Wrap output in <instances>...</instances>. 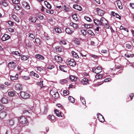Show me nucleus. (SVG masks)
I'll return each instance as SVG.
<instances>
[{"instance_id":"obj_1","label":"nucleus","mask_w":134,"mask_h":134,"mask_svg":"<svg viewBox=\"0 0 134 134\" xmlns=\"http://www.w3.org/2000/svg\"><path fill=\"white\" fill-rule=\"evenodd\" d=\"M19 120L20 122L22 124H26L27 122L26 118L24 116L20 117L19 118Z\"/></svg>"},{"instance_id":"obj_2","label":"nucleus","mask_w":134,"mask_h":134,"mask_svg":"<svg viewBox=\"0 0 134 134\" xmlns=\"http://www.w3.org/2000/svg\"><path fill=\"white\" fill-rule=\"evenodd\" d=\"M20 96L23 99H26L29 97V94L25 92H21L20 93Z\"/></svg>"},{"instance_id":"obj_3","label":"nucleus","mask_w":134,"mask_h":134,"mask_svg":"<svg viewBox=\"0 0 134 134\" xmlns=\"http://www.w3.org/2000/svg\"><path fill=\"white\" fill-rule=\"evenodd\" d=\"M102 70L101 67L98 66L97 68H93L92 69V71L96 74H98L101 72Z\"/></svg>"},{"instance_id":"obj_4","label":"nucleus","mask_w":134,"mask_h":134,"mask_svg":"<svg viewBox=\"0 0 134 134\" xmlns=\"http://www.w3.org/2000/svg\"><path fill=\"white\" fill-rule=\"evenodd\" d=\"M50 93L52 96L55 98H58L59 96L58 93L57 91H56L54 92L53 90L51 91Z\"/></svg>"},{"instance_id":"obj_5","label":"nucleus","mask_w":134,"mask_h":134,"mask_svg":"<svg viewBox=\"0 0 134 134\" xmlns=\"http://www.w3.org/2000/svg\"><path fill=\"white\" fill-rule=\"evenodd\" d=\"M68 64L70 66H74L76 65V63L74 59H71L68 61Z\"/></svg>"},{"instance_id":"obj_6","label":"nucleus","mask_w":134,"mask_h":134,"mask_svg":"<svg viewBox=\"0 0 134 134\" xmlns=\"http://www.w3.org/2000/svg\"><path fill=\"white\" fill-rule=\"evenodd\" d=\"M10 38V36L8 35L5 34L2 36L1 40L3 41H5L8 40Z\"/></svg>"},{"instance_id":"obj_7","label":"nucleus","mask_w":134,"mask_h":134,"mask_svg":"<svg viewBox=\"0 0 134 134\" xmlns=\"http://www.w3.org/2000/svg\"><path fill=\"white\" fill-rule=\"evenodd\" d=\"M100 21L101 26H104L105 24H106L108 23L107 20L104 18L102 17L100 19Z\"/></svg>"},{"instance_id":"obj_8","label":"nucleus","mask_w":134,"mask_h":134,"mask_svg":"<svg viewBox=\"0 0 134 134\" xmlns=\"http://www.w3.org/2000/svg\"><path fill=\"white\" fill-rule=\"evenodd\" d=\"M96 10L98 14L100 16H103L104 14V12L98 8H96Z\"/></svg>"},{"instance_id":"obj_9","label":"nucleus","mask_w":134,"mask_h":134,"mask_svg":"<svg viewBox=\"0 0 134 134\" xmlns=\"http://www.w3.org/2000/svg\"><path fill=\"white\" fill-rule=\"evenodd\" d=\"M81 82L84 85H87L89 84L88 80L87 78H84L82 80Z\"/></svg>"},{"instance_id":"obj_10","label":"nucleus","mask_w":134,"mask_h":134,"mask_svg":"<svg viewBox=\"0 0 134 134\" xmlns=\"http://www.w3.org/2000/svg\"><path fill=\"white\" fill-rule=\"evenodd\" d=\"M98 115L99 116H98L97 118L99 121L102 122H104V119L103 116L100 114H99Z\"/></svg>"},{"instance_id":"obj_11","label":"nucleus","mask_w":134,"mask_h":134,"mask_svg":"<svg viewBox=\"0 0 134 134\" xmlns=\"http://www.w3.org/2000/svg\"><path fill=\"white\" fill-rule=\"evenodd\" d=\"M15 89L16 90H22V86L19 83H16L15 85Z\"/></svg>"},{"instance_id":"obj_12","label":"nucleus","mask_w":134,"mask_h":134,"mask_svg":"<svg viewBox=\"0 0 134 134\" xmlns=\"http://www.w3.org/2000/svg\"><path fill=\"white\" fill-rule=\"evenodd\" d=\"M54 59L57 62H61L62 61V58L60 56L58 55H55L54 56Z\"/></svg>"},{"instance_id":"obj_13","label":"nucleus","mask_w":134,"mask_h":134,"mask_svg":"<svg viewBox=\"0 0 134 134\" xmlns=\"http://www.w3.org/2000/svg\"><path fill=\"white\" fill-rule=\"evenodd\" d=\"M35 57L40 60H43L44 59L43 56L40 54H36L35 55Z\"/></svg>"},{"instance_id":"obj_14","label":"nucleus","mask_w":134,"mask_h":134,"mask_svg":"<svg viewBox=\"0 0 134 134\" xmlns=\"http://www.w3.org/2000/svg\"><path fill=\"white\" fill-rule=\"evenodd\" d=\"M29 21L31 22L35 23L37 20V19L34 16H30L29 19Z\"/></svg>"},{"instance_id":"obj_15","label":"nucleus","mask_w":134,"mask_h":134,"mask_svg":"<svg viewBox=\"0 0 134 134\" xmlns=\"http://www.w3.org/2000/svg\"><path fill=\"white\" fill-rule=\"evenodd\" d=\"M15 65L14 63L12 61L9 62L8 64V66L9 68H14Z\"/></svg>"},{"instance_id":"obj_16","label":"nucleus","mask_w":134,"mask_h":134,"mask_svg":"<svg viewBox=\"0 0 134 134\" xmlns=\"http://www.w3.org/2000/svg\"><path fill=\"white\" fill-rule=\"evenodd\" d=\"M7 114L4 111H2L0 113V118L2 119H4L6 116Z\"/></svg>"},{"instance_id":"obj_17","label":"nucleus","mask_w":134,"mask_h":134,"mask_svg":"<svg viewBox=\"0 0 134 134\" xmlns=\"http://www.w3.org/2000/svg\"><path fill=\"white\" fill-rule=\"evenodd\" d=\"M48 119L52 122H53L54 121L55 117L53 115H49L48 116Z\"/></svg>"},{"instance_id":"obj_18","label":"nucleus","mask_w":134,"mask_h":134,"mask_svg":"<svg viewBox=\"0 0 134 134\" xmlns=\"http://www.w3.org/2000/svg\"><path fill=\"white\" fill-rule=\"evenodd\" d=\"M73 7L79 11H81L82 10V8L80 6L77 4L74 5Z\"/></svg>"},{"instance_id":"obj_19","label":"nucleus","mask_w":134,"mask_h":134,"mask_svg":"<svg viewBox=\"0 0 134 134\" xmlns=\"http://www.w3.org/2000/svg\"><path fill=\"white\" fill-rule=\"evenodd\" d=\"M66 32L68 34L71 35L73 32L74 31L69 28H66L65 30Z\"/></svg>"},{"instance_id":"obj_20","label":"nucleus","mask_w":134,"mask_h":134,"mask_svg":"<svg viewBox=\"0 0 134 134\" xmlns=\"http://www.w3.org/2000/svg\"><path fill=\"white\" fill-rule=\"evenodd\" d=\"M60 69L62 71L64 72H66V68L64 65H60L59 66Z\"/></svg>"},{"instance_id":"obj_21","label":"nucleus","mask_w":134,"mask_h":134,"mask_svg":"<svg viewBox=\"0 0 134 134\" xmlns=\"http://www.w3.org/2000/svg\"><path fill=\"white\" fill-rule=\"evenodd\" d=\"M69 25L74 29H77L78 27V25L77 24L73 23H70Z\"/></svg>"},{"instance_id":"obj_22","label":"nucleus","mask_w":134,"mask_h":134,"mask_svg":"<svg viewBox=\"0 0 134 134\" xmlns=\"http://www.w3.org/2000/svg\"><path fill=\"white\" fill-rule=\"evenodd\" d=\"M18 75L17 74H16L15 76H10V79L12 80H16L18 78Z\"/></svg>"},{"instance_id":"obj_23","label":"nucleus","mask_w":134,"mask_h":134,"mask_svg":"<svg viewBox=\"0 0 134 134\" xmlns=\"http://www.w3.org/2000/svg\"><path fill=\"white\" fill-rule=\"evenodd\" d=\"M111 15H113L114 16L116 17V18H119V19H120L121 16L117 14L114 13L113 12H112L111 13Z\"/></svg>"},{"instance_id":"obj_24","label":"nucleus","mask_w":134,"mask_h":134,"mask_svg":"<svg viewBox=\"0 0 134 134\" xmlns=\"http://www.w3.org/2000/svg\"><path fill=\"white\" fill-rule=\"evenodd\" d=\"M93 21L94 23L97 25L101 26L100 20H99L97 19H94Z\"/></svg>"},{"instance_id":"obj_25","label":"nucleus","mask_w":134,"mask_h":134,"mask_svg":"<svg viewBox=\"0 0 134 134\" xmlns=\"http://www.w3.org/2000/svg\"><path fill=\"white\" fill-rule=\"evenodd\" d=\"M116 3L118 8L120 9H122V5L120 1L119 0H118L116 1Z\"/></svg>"},{"instance_id":"obj_26","label":"nucleus","mask_w":134,"mask_h":134,"mask_svg":"<svg viewBox=\"0 0 134 134\" xmlns=\"http://www.w3.org/2000/svg\"><path fill=\"white\" fill-rule=\"evenodd\" d=\"M70 79L72 81H76L77 80V78L73 75H70L69 76Z\"/></svg>"},{"instance_id":"obj_27","label":"nucleus","mask_w":134,"mask_h":134,"mask_svg":"<svg viewBox=\"0 0 134 134\" xmlns=\"http://www.w3.org/2000/svg\"><path fill=\"white\" fill-rule=\"evenodd\" d=\"M54 29L55 32L56 33H59L62 32V29L60 28L57 27L55 28Z\"/></svg>"},{"instance_id":"obj_28","label":"nucleus","mask_w":134,"mask_h":134,"mask_svg":"<svg viewBox=\"0 0 134 134\" xmlns=\"http://www.w3.org/2000/svg\"><path fill=\"white\" fill-rule=\"evenodd\" d=\"M1 101L3 104H7L8 102V99L5 97H3L1 99Z\"/></svg>"},{"instance_id":"obj_29","label":"nucleus","mask_w":134,"mask_h":134,"mask_svg":"<svg viewBox=\"0 0 134 134\" xmlns=\"http://www.w3.org/2000/svg\"><path fill=\"white\" fill-rule=\"evenodd\" d=\"M12 17L13 19L15 21L17 22H18L19 21L18 18L15 14H12Z\"/></svg>"},{"instance_id":"obj_30","label":"nucleus","mask_w":134,"mask_h":134,"mask_svg":"<svg viewBox=\"0 0 134 134\" xmlns=\"http://www.w3.org/2000/svg\"><path fill=\"white\" fill-rule=\"evenodd\" d=\"M71 54L73 57L76 58H78L79 57L77 55V53H75V52L72 51L71 52Z\"/></svg>"},{"instance_id":"obj_31","label":"nucleus","mask_w":134,"mask_h":134,"mask_svg":"<svg viewBox=\"0 0 134 134\" xmlns=\"http://www.w3.org/2000/svg\"><path fill=\"white\" fill-rule=\"evenodd\" d=\"M43 81H41L40 82H37V84L40 86L41 88H42L43 87H45L43 85Z\"/></svg>"},{"instance_id":"obj_32","label":"nucleus","mask_w":134,"mask_h":134,"mask_svg":"<svg viewBox=\"0 0 134 134\" xmlns=\"http://www.w3.org/2000/svg\"><path fill=\"white\" fill-rule=\"evenodd\" d=\"M44 3L45 5H46V6L49 9H51V6L49 4V3L47 2V1H44Z\"/></svg>"},{"instance_id":"obj_33","label":"nucleus","mask_w":134,"mask_h":134,"mask_svg":"<svg viewBox=\"0 0 134 134\" xmlns=\"http://www.w3.org/2000/svg\"><path fill=\"white\" fill-rule=\"evenodd\" d=\"M54 111L55 112V113L56 114V115L58 116H62L61 115V112H59L58 110H54Z\"/></svg>"},{"instance_id":"obj_34","label":"nucleus","mask_w":134,"mask_h":134,"mask_svg":"<svg viewBox=\"0 0 134 134\" xmlns=\"http://www.w3.org/2000/svg\"><path fill=\"white\" fill-rule=\"evenodd\" d=\"M15 92L14 91H10L8 92V94L9 96H13L15 94Z\"/></svg>"},{"instance_id":"obj_35","label":"nucleus","mask_w":134,"mask_h":134,"mask_svg":"<svg viewBox=\"0 0 134 134\" xmlns=\"http://www.w3.org/2000/svg\"><path fill=\"white\" fill-rule=\"evenodd\" d=\"M30 74L31 75L34 76L37 78H38L39 77L38 75L34 72L33 71L30 72Z\"/></svg>"},{"instance_id":"obj_36","label":"nucleus","mask_w":134,"mask_h":134,"mask_svg":"<svg viewBox=\"0 0 134 134\" xmlns=\"http://www.w3.org/2000/svg\"><path fill=\"white\" fill-rule=\"evenodd\" d=\"M72 17L73 19L75 21H77L78 20V19L77 18V15L76 14H73L72 16Z\"/></svg>"},{"instance_id":"obj_37","label":"nucleus","mask_w":134,"mask_h":134,"mask_svg":"<svg viewBox=\"0 0 134 134\" xmlns=\"http://www.w3.org/2000/svg\"><path fill=\"white\" fill-rule=\"evenodd\" d=\"M63 9L66 12L69 11L70 9L69 8L67 7L66 6L64 5L63 6Z\"/></svg>"},{"instance_id":"obj_38","label":"nucleus","mask_w":134,"mask_h":134,"mask_svg":"<svg viewBox=\"0 0 134 134\" xmlns=\"http://www.w3.org/2000/svg\"><path fill=\"white\" fill-rule=\"evenodd\" d=\"M29 58V56L28 55H23L21 57V59L23 60H27Z\"/></svg>"},{"instance_id":"obj_39","label":"nucleus","mask_w":134,"mask_h":134,"mask_svg":"<svg viewBox=\"0 0 134 134\" xmlns=\"http://www.w3.org/2000/svg\"><path fill=\"white\" fill-rule=\"evenodd\" d=\"M55 49L56 50V51L57 52L58 51L59 52H60L62 51V48L59 46H57L55 47Z\"/></svg>"},{"instance_id":"obj_40","label":"nucleus","mask_w":134,"mask_h":134,"mask_svg":"<svg viewBox=\"0 0 134 134\" xmlns=\"http://www.w3.org/2000/svg\"><path fill=\"white\" fill-rule=\"evenodd\" d=\"M21 77L23 79L25 80H29L30 78V77L29 76H22Z\"/></svg>"},{"instance_id":"obj_41","label":"nucleus","mask_w":134,"mask_h":134,"mask_svg":"<svg viewBox=\"0 0 134 134\" xmlns=\"http://www.w3.org/2000/svg\"><path fill=\"white\" fill-rule=\"evenodd\" d=\"M14 124V121L13 120H9L8 124L9 126H12Z\"/></svg>"},{"instance_id":"obj_42","label":"nucleus","mask_w":134,"mask_h":134,"mask_svg":"<svg viewBox=\"0 0 134 134\" xmlns=\"http://www.w3.org/2000/svg\"><path fill=\"white\" fill-rule=\"evenodd\" d=\"M68 99L71 102L74 103V102L75 100L74 98L70 96L68 97Z\"/></svg>"},{"instance_id":"obj_43","label":"nucleus","mask_w":134,"mask_h":134,"mask_svg":"<svg viewBox=\"0 0 134 134\" xmlns=\"http://www.w3.org/2000/svg\"><path fill=\"white\" fill-rule=\"evenodd\" d=\"M68 42L66 40H62L60 41V43L61 44L63 45H66L67 44Z\"/></svg>"},{"instance_id":"obj_44","label":"nucleus","mask_w":134,"mask_h":134,"mask_svg":"<svg viewBox=\"0 0 134 134\" xmlns=\"http://www.w3.org/2000/svg\"><path fill=\"white\" fill-rule=\"evenodd\" d=\"M103 75L102 74H99L98 75H96L95 76V78L97 79H99L102 77Z\"/></svg>"},{"instance_id":"obj_45","label":"nucleus","mask_w":134,"mask_h":134,"mask_svg":"<svg viewBox=\"0 0 134 134\" xmlns=\"http://www.w3.org/2000/svg\"><path fill=\"white\" fill-rule=\"evenodd\" d=\"M125 56L126 57L129 58L130 57H133V56L134 55L133 54H125Z\"/></svg>"},{"instance_id":"obj_46","label":"nucleus","mask_w":134,"mask_h":134,"mask_svg":"<svg viewBox=\"0 0 134 134\" xmlns=\"http://www.w3.org/2000/svg\"><path fill=\"white\" fill-rule=\"evenodd\" d=\"M54 66L52 65H49L47 67L48 69H52L54 68Z\"/></svg>"},{"instance_id":"obj_47","label":"nucleus","mask_w":134,"mask_h":134,"mask_svg":"<svg viewBox=\"0 0 134 134\" xmlns=\"http://www.w3.org/2000/svg\"><path fill=\"white\" fill-rule=\"evenodd\" d=\"M80 100L83 104H85V100L84 98L81 97H80Z\"/></svg>"},{"instance_id":"obj_48","label":"nucleus","mask_w":134,"mask_h":134,"mask_svg":"<svg viewBox=\"0 0 134 134\" xmlns=\"http://www.w3.org/2000/svg\"><path fill=\"white\" fill-rule=\"evenodd\" d=\"M84 18L85 19H86L87 21L91 22L92 21L91 19L89 17L87 16H85Z\"/></svg>"},{"instance_id":"obj_49","label":"nucleus","mask_w":134,"mask_h":134,"mask_svg":"<svg viewBox=\"0 0 134 134\" xmlns=\"http://www.w3.org/2000/svg\"><path fill=\"white\" fill-rule=\"evenodd\" d=\"M12 54H14L16 55H18L19 56H20V54L19 52L18 51L13 52H12Z\"/></svg>"},{"instance_id":"obj_50","label":"nucleus","mask_w":134,"mask_h":134,"mask_svg":"<svg viewBox=\"0 0 134 134\" xmlns=\"http://www.w3.org/2000/svg\"><path fill=\"white\" fill-rule=\"evenodd\" d=\"M15 8L16 10H19L20 9L21 7L19 5L15 4Z\"/></svg>"},{"instance_id":"obj_51","label":"nucleus","mask_w":134,"mask_h":134,"mask_svg":"<svg viewBox=\"0 0 134 134\" xmlns=\"http://www.w3.org/2000/svg\"><path fill=\"white\" fill-rule=\"evenodd\" d=\"M67 82V80L65 79H62L60 80V83L62 84L65 83Z\"/></svg>"},{"instance_id":"obj_52","label":"nucleus","mask_w":134,"mask_h":134,"mask_svg":"<svg viewBox=\"0 0 134 134\" xmlns=\"http://www.w3.org/2000/svg\"><path fill=\"white\" fill-rule=\"evenodd\" d=\"M101 52L103 54H106L108 53L107 50L105 49H102L101 51Z\"/></svg>"},{"instance_id":"obj_53","label":"nucleus","mask_w":134,"mask_h":134,"mask_svg":"<svg viewBox=\"0 0 134 134\" xmlns=\"http://www.w3.org/2000/svg\"><path fill=\"white\" fill-rule=\"evenodd\" d=\"M87 32L89 34H90L91 35L93 36V35H94V33H93L92 31L90 30H88L87 31Z\"/></svg>"},{"instance_id":"obj_54","label":"nucleus","mask_w":134,"mask_h":134,"mask_svg":"<svg viewBox=\"0 0 134 134\" xmlns=\"http://www.w3.org/2000/svg\"><path fill=\"white\" fill-rule=\"evenodd\" d=\"M47 111V107L46 106H44V111H43V113L45 114L46 113Z\"/></svg>"},{"instance_id":"obj_55","label":"nucleus","mask_w":134,"mask_h":134,"mask_svg":"<svg viewBox=\"0 0 134 134\" xmlns=\"http://www.w3.org/2000/svg\"><path fill=\"white\" fill-rule=\"evenodd\" d=\"M81 33L84 35H86V32L84 30H81Z\"/></svg>"},{"instance_id":"obj_56","label":"nucleus","mask_w":134,"mask_h":134,"mask_svg":"<svg viewBox=\"0 0 134 134\" xmlns=\"http://www.w3.org/2000/svg\"><path fill=\"white\" fill-rule=\"evenodd\" d=\"M126 47L127 49L130 50L132 49L131 46L128 44H126Z\"/></svg>"},{"instance_id":"obj_57","label":"nucleus","mask_w":134,"mask_h":134,"mask_svg":"<svg viewBox=\"0 0 134 134\" xmlns=\"http://www.w3.org/2000/svg\"><path fill=\"white\" fill-rule=\"evenodd\" d=\"M12 2L15 4H18L19 3V1L18 0H12Z\"/></svg>"},{"instance_id":"obj_58","label":"nucleus","mask_w":134,"mask_h":134,"mask_svg":"<svg viewBox=\"0 0 134 134\" xmlns=\"http://www.w3.org/2000/svg\"><path fill=\"white\" fill-rule=\"evenodd\" d=\"M40 40L37 38H36L35 40V42L37 44H38L40 42Z\"/></svg>"},{"instance_id":"obj_59","label":"nucleus","mask_w":134,"mask_h":134,"mask_svg":"<svg viewBox=\"0 0 134 134\" xmlns=\"http://www.w3.org/2000/svg\"><path fill=\"white\" fill-rule=\"evenodd\" d=\"M75 43L77 44L78 45H79L80 44V41L79 40L77 39H76L75 40Z\"/></svg>"},{"instance_id":"obj_60","label":"nucleus","mask_w":134,"mask_h":134,"mask_svg":"<svg viewBox=\"0 0 134 134\" xmlns=\"http://www.w3.org/2000/svg\"><path fill=\"white\" fill-rule=\"evenodd\" d=\"M64 94V96H65L68 94L69 92L68 91L66 90H64L63 91Z\"/></svg>"},{"instance_id":"obj_61","label":"nucleus","mask_w":134,"mask_h":134,"mask_svg":"<svg viewBox=\"0 0 134 134\" xmlns=\"http://www.w3.org/2000/svg\"><path fill=\"white\" fill-rule=\"evenodd\" d=\"M29 36L31 38L34 39L35 38V36L32 34H29Z\"/></svg>"},{"instance_id":"obj_62","label":"nucleus","mask_w":134,"mask_h":134,"mask_svg":"<svg viewBox=\"0 0 134 134\" xmlns=\"http://www.w3.org/2000/svg\"><path fill=\"white\" fill-rule=\"evenodd\" d=\"M103 26L106 29H108L109 28V25L107 23L106 24H105V25H104V26Z\"/></svg>"},{"instance_id":"obj_63","label":"nucleus","mask_w":134,"mask_h":134,"mask_svg":"<svg viewBox=\"0 0 134 134\" xmlns=\"http://www.w3.org/2000/svg\"><path fill=\"white\" fill-rule=\"evenodd\" d=\"M111 79L110 78H107L106 79H105L104 80V81L105 82H108L110 81Z\"/></svg>"},{"instance_id":"obj_64","label":"nucleus","mask_w":134,"mask_h":134,"mask_svg":"<svg viewBox=\"0 0 134 134\" xmlns=\"http://www.w3.org/2000/svg\"><path fill=\"white\" fill-rule=\"evenodd\" d=\"M2 4V5L4 7H6L8 6V4L6 2H3Z\"/></svg>"}]
</instances>
